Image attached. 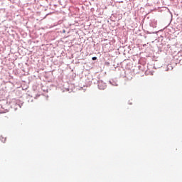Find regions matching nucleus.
<instances>
[{"label": "nucleus", "mask_w": 182, "mask_h": 182, "mask_svg": "<svg viewBox=\"0 0 182 182\" xmlns=\"http://www.w3.org/2000/svg\"><path fill=\"white\" fill-rule=\"evenodd\" d=\"M98 87L100 90H104L106 87V85H104L102 82H100L98 85Z\"/></svg>", "instance_id": "nucleus-1"}, {"label": "nucleus", "mask_w": 182, "mask_h": 182, "mask_svg": "<svg viewBox=\"0 0 182 182\" xmlns=\"http://www.w3.org/2000/svg\"><path fill=\"white\" fill-rule=\"evenodd\" d=\"M97 57H92V60H97Z\"/></svg>", "instance_id": "nucleus-2"}]
</instances>
